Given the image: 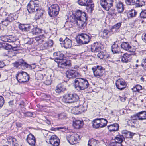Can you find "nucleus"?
<instances>
[{
  "mask_svg": "<svg viewBox=\"0 0 146 146\" xmlns=\"http://www.w3.org/2000/svg\"><path fill=\"white\" fill-rule=\"evenodd\" d=\"M115 84L117 88L120 90H122L126 87L127 84L125 81L122 79H119L116 81Z\"/></svg>",
  "mask_w": 146,
  "mask_h": 146,
  "instance_id": "nucleus-14",
  "label": "nucleus"
},
{
  "mask_svg": "<svg viewBox=\"0 0 146 146\" xmlns=\"http://www.w3.org/2000/svg\"><path fill=\"white\" fill-rule=\"evenodd\" d=\"M89 86L88 80L86 78H76L74 84V88L78 91L87 89Z\"/></svg>",
  "mask_w": 146,
  "mask_h": 146,
  "instance_id": "nucleus-4",
  "label": "nucleus"
},
{
  "mask_svg": "<svg viewBox=\"0 0 146 146\" xmlns=\"http://www.w3.org/2000/svg\"><path fill=\"white\" fill-rule=\"evenodd\" d=\"M131 117L132 118V119L133 120H136L137 119H138L139 120V115H138V113H137L136 115H133V116H131Z\"/></svg>",
  "mask_w": 146,
  "mask_h": 146,
  "instance_id": "nucleus-54",
  "label": "nucleus"
},
{
  "mask_svg": "<svg viewBox=\"0 0 146 146\" xmlns=\"http://www.w3.org/2000/svg\"><path fill=\"white\" fill-rule=\"evenodd\" d=\"M1 38V40L5 42H12L15 41V38L12 35L4 36Z\"/></svg>",
  "mask_w": 146,
  "mask_h": 146,
  "instance_id": "nucleus-21",
  "label": "nucleus"
},
{
  "mask_svg": "<svg viewBox=\"0 0 146 146\" xmlns=\"http://www.w3.org/2000/svg\"><path fill=\"white\" fill-rule=\"evenodd\" d=\"M6 12H3L2 14H0V16L2 17L1 22L4 25L7 26L14 20V18L11 15H8L7 17H5L7 15Z\"/></svg>",
  "mask_w": 146,
  "mask_h": 146,
  "instance_id": "nucleus-11",
  "label": "nucleus"
},
{
  "mask_svg": "<svg viewBox=\"0 0 146 146\" xmlns=\"http://www.w3.org/2000/svg\"><path fill=\"white\" fill-rule=\"evenodd\" d=\"M58 117L61 119H63L66 118V117L67 115L66 113H63L59 114L58 115Z\"/></svg>",
  "mask_w": 146,
  "mask_h": 146,
  "instance_id": "nucleus-49",
  "label": "nucleus"
},
{
  "mask_svg": "<svg viewBox=\"0 0 146 146\" xmlns=\"http://www.w3.org/2000/svg\"><path fill=\"white\" fill-rule=\"evenodd\" d=\"M91 49L92 52L94 53L99 52L101 50V46L98 43H94L91 45Z\"/></svg>",
  "mask_w": 146,
  "mask_h": 146,
  "instance_id": "nucleus-19",
  "label": "nucleus"
},
{
  "mask_svg": "<svg viewBox=\"0 0 146 146\" xmlns=\"http://www.w3.org/2000/svg\"><path fill=\"white\" fill-rule=\"evenodd\" d=\"M39 37L40 38V39L41 40V42L43 41L46 38L44 36V35H42L39 36Z\"/></svg>",
  "mask_w": 146,
  "mask_h": 146,
  "instance_id": "nucleus-58",
  "label": "nucleus"
},
{
  "mask_svg": "<svg viewBox=\"0 0 146 146\" xmlns=\"http://www.w3.org/2000/svg\"><path fill=\"white\" fill-rule=\"evenodd\" d=\"M80 106L81 108H83L84 106L80 104L79 106H78L72 108L71 110V113L74 115H76L80 114L82 111H83L84 110L82 109L80 110L79 108V106Z\"/></svg>",
  "mask_w": 146,
  "mask_h": 146,
  "instance_id": "nucleus-17",
  "label": "nucleus"
},
{
  "mask_svg": "<svg viewBox=\"0 0 146 146\" xmlns=\"http://www.w3.org/2000/svg\"><path fill=\"white\" fill-rule=\"evenodd\" d=\"M39 4L38 0H30L27 6V9L29 13L37 12L35 17L36 20L42 18L45 13L43 9L39 8Z\"/></svg>",
  "mask_w": 146,
  "mask_h": 146,
  "instance_id": "nucleus-2",
  "label": "nucleus"
},
{
  "mask_svg": "<svg viewBox=\"0 0 146 146\" xmlns=\"http://www.w3.org/2000/svg\"><path fill=\"white\" fill-rule=\"evenodd\" d=\"M16 78L19 82L21 83L28 81L29 77L26 72L21 71L18 72L16 76Z\"/></svg>",
  "mask_w": 146,
  "mask_h": 146,
  "instance_id": "nucleus-10",
  "label": "nucleus"
},
{
  "mask_svg": "<svg viewBox=\"0 0 146 146\" xmlns=\"http://www.w3.org/2000/svg\"><path fill=\"white\" fill-rule=\"evenodd\" d=\"M127 100V98L125 97V96H123L122 97H121L120 100Z\"/></svg>",
  "mask_w": 146,
  "mask_h": 146,
  "instance_id": "nucleus-63",
  "label": "nucleus"
},
{
  "mask_svg": "<svg viewBox=\"0 0 146 146\" xmlns=\"http://www.w3.org/2000/svg\"><path fill=\"white\" fill-rule=\"evenodd\" d=\"M92 123L93 127L94 128L97 129L100 127V122H99V119H95L93 121Z\"/></svg>",
  "mask_w": 146,
  "mask_h": 146,
  "instance_id": "nucleus-36",
  "label": "nucleus"
},
{
  "mask_svg": "<svg viewBox=\"0 0 146 146\" xmlns=\"http://www.w3.org/2000/svg\"><path fill=\"white\" fill-rule=\"evenodd\" d=\"M56 88L55 91L56 92L58 93L62 92L66 90V88L61 84H58Z\"/></svg>",
  "mask_w": 146,
  "mask_h": 146,
  "instance_id": "nucleus-28",
  "label": "nucleus"
},
{
  "mask_svg": "<svg viewBox=\"0 0 146 146\" xmlns=\"http://www.w3.org/2000/svg\"><path fill=\"white\" fill-rule=\"evenodd\" d=\"M42 30L37 27H33L31 32L33 35H36L41 33Z\"/></svg>",
  "mask_w": 146,
  "mask_h": 146,
  "instance_id": "nucleus-30",
  "label": "nucleus"
},
{
  "mask_svg": "<svg viewBox=\"0 0 146 146\" xmlns=\"http://www.w3.org/2000/svg\"><path fill=\"white\" fill-rule=\"evenodd\" d=\"M26 26H27L26 25L20 24L19 25V28L22 31L25 32Z\"/></svg>",
  "mask_w": 146,
  "mask_h": 146,
  "instance_id": "nucleus-47",
  "label": "nucleus"
},
{
  "mask_svg": "<svg viewBox=\"0 0 146 146\" xmlns=\"http://www.w3.org/2000/svg\"><path fill=\"white\" fill-rule=\"evenodd\" d=\"M79 98L78 95L76 94H72V100H78Z\"/></svg>",
  "mask_w": 146,
  "mask_h": 146,
  "instance_id": "nucleus-50",
  "label": "nucleus"
},
{
  "mask_svg": "<svg viewBox=\"0 0 146 146\" xmlns=\"http://www.w3.org/2000/svg\"><path fill=\"white\" fill-rule=\"evenodd\" d=\"M140 17L141 18H146V10L142 11L140 13Z\"/></svg>",
  "mask_w": 146,
  "mask_h": 146,
  "instance_id": "nucleus-45",
  "label": "nucleus"
},
{
  "mask_svg": "<svg viewBox=\"0 0 146 146\" xmlns=\"http://www.w3.org/2000/svg\"><path fill=\"white\" fill-rule=\"evenodd\" d=\"M49 142L53 146H58L60 143V140L56 135H53L49 139Z\"/></svg>",
  "mask_w": 146,
  "mask_h": 146,
  "instance_id": "nucleus-16",
  "label": "nucleus"
},
{
  "mask_svg": "<svg viewBox=\"0 0 146 146\" xmlns=\"http://www.w3.org/2000/svg\"><path fill=\"white\" fill-rule=\"evenodd\" d=\"M60 44L62 46H63L66 49L71 48L72 44L71 40L67 37L63 41H62V43H61Z\"/></svg>",
  "mask_w": 146,
  "mask_h": 146,
  "instance_id": "nucleus-20",
  "label": "nucleus"
},
{
  "mask_svg": "<svg viewBox=\"0 0 146 146\" xmlns=\"http://www.w3.org/2000/svg\"><path fill=\"white\" fill-rule=\"evenodd\" d=\"M12 49L13 51H17L19 50V48L17 46L12 47Z\"/></svg>",
  "mask_w": 146,
  "mask_h": 146,
  "instance_id": "nucleus-61",
  "label": "nucleus"
},
{
  "mask_svg": "<svg viewBox=\"0 0 146 146\" xmlns=\"http://www.w3.org/2000/svg\"><path fill=\"white\" fill-rule=\"evenodd\" d=\"M60 8L57 4H53L48 7V13L49 16L51 17H55L58 14Z\"/></svg>",
  "mask_w": 146,
  "mask_h": 146,
  "instance_id": "nucleus-8",
  "label": "nucleus"
},
{
  "mask_svg": "<svg viewBox=\"0 0 146 146\" xmlns=\"http://www.w3.org/2000/svg\"><path fill=\"white\" fill-rule=\"evenodd\" d=\"M26 62L24 61L23 60L21 59L19 60L18 61L16 62L14 64V66L17 68H20V67L22 66L26 67Z\"/></svg>",
  "mask_w": 146,
  "mask_h": 146,
  "instance_id": "nucleus-25",
  "label": "nucleus"
},
{
  "mask_svg": "<svg viewBox=\"0 0 146 146\" xmlns=\"http://www.w3.org/2000/svg\"><path fill=\"white\" fill-rule=\"evenodd\" d=\"M99 122L100 127L101 128L103 127L106 125L107 123V121L106 119L103 118L99 119Z\"/></svg>",
  "mask_w": 146,
  "mask_h": 146,
  "instance_id": "nucleus-40",
  "label": "nucleus"
},
{
  "mask_svg": "<svg viewBox=\"0 0 146 146\" xmlns=\"http://www.w3.org/2000/svg\"><path fill=\"white\" fill-rule=\"evenodd\" d=\"M45 98H46L45 100H50V96L49 95H45Z\"/></svg>",
  "mask_w": 146,
  "mask_h": 146,
  "instance_id": "nucleus-62",
  "label": "nucleus"
},
{
  "mask_svg": "<svg viewBox=\"0 0 146 146\" xmlns=\"http://www.w3.org/2000/svg\"><path fill=\"white\" fill-rule=\"evenodd\" d=\"M53 41L52 40H49L44 43L43 45L44 49H47L48 47H52L53 45Z\"/></svg>",
  "mask_w": 146,
  "mask_h": 146,
  "instance_id": "nucleus-32",
  "label": "nucleus"
},
{
  "mask_svg": "<svg viewBox=\"0 0 146 146\" xmlns=\"http://www.w3.org/2000/svg\"><path fill=\"white\" fill-rule=\"evenodd\" d=\"M86 14L82 10H77L71 19L70 22L71 25L78 26L82 29H84L86 25V21L87 19Z\"/></svg>",
  "mask_w": 146,
  "mask_h": 146,
  "instance_id": "nucleus-1",
  "label": "nucleus"
},
{
  "mask_svg": "<svg viewBox=\"0 0 146 146\" xmlns=\"http://www.w3.org/2000/svg\"><path fill=\"white\" fill-rule=\"evenodd\" d=\"M125 3L127 5H133L135 4L137 7H141L145 5L144 0H124Z\"/></svg>",
  "mask_w": 146,
  "mask_h": 146,
  "instance_id": "nucleus-12",
  "label": "nucleus"
},
{
  "mask_svg": "<svg viewBox=\"0 0 146 146\" xmlns=\"http://www.w3.org/2000/svg\"><path fill=\"white\" fill-rule=\"evenodd\" d=\"M78 4L81 6H86V9L90 13H92L94 10V4L92 0H78Z\"/></svg>",
  "mask_w": 146,
  "mask_h": 146,
  "instance_id": "nucleus-7",
  "label": "nucleus"
},
{
  "mask_svg": "<svg viewBox=\"0 0 146 146\" xmlns=\"http://www.w3.org/2000/svg\"><path fill=\"white\" fill-rule=\"evenodd\" d=\"M137 12L135 9H132L129 11L127 14V16L129 18H133L136 16L137 14Z\"/></svg>",
  "mask_w": 146,
  "mask_h": 146,
  "instance_id": "nucleus-31",
  "label": "nucleus"
},
{
  "mask_svg": "<svg viewBox=\"0 0 146 146\" xmlns=\"http://www.w3.org/2000/svg\"><path fill=\"white\" fill-rule=\"evenodd\" d=\"M36 77L37 80H42L43 78V76L42 74L39 72L36 74Z\"/></svg>",
  "mask_w": 146,
  "mask_h": 146,
  "instance_id": "nucleus-43",
  "label": "nucleus"
},
{
  "mask_svg": "<svg viewBox=\"0 0 146 146\" xmlns=\"http://www.w3.org/2000/svg\"><path fill=\"white\" fill-rule=\"evenodd\" d=\"M131 58V55L127 53H122L121 55L120 58L123 62L127 63L130 62Z\"/></svg>",
  "mask_w": 146,
  "mask_h": 146,
  "instance_id": "nucleus-22",
  "label": "nucleus"
},
{
  "mask_svg": "<svg viewBox=\"0 0 146 146\" xmlns=\"http://www.w3.org/2000/svg\"><path fill=\"white\" fill-rule=\"evenodd\" d=\"M111 50L114 53H118L119 50V48L117 44L115 42L111 47Z\"/></svg>",
  "mask_w": 146,
  "mask_h": 146,
  "instance_id": "nucleus-34",
  "label": "nucleus"
},
{
  "mask_svg": "<svg viewBox=\"0 0 146 146\" xmlns=\"http://www.w3.org/2000/svg\"><path fill=\"white\" fill-rule=\"evenodd\" d=\"M25 116L26 117H31L32 116V113L30 112H27L24 113Z\"/></svg>",
  "mask_w": 146,
  "mask_h": 146,
  "instance_id": "nucleus-59",
  "label": "nucleus"
},
{
  "mask_svg": "<svg viewBox=\"0 0 146 146\" xmlns=\"http://www.w3.org/2000/svg\"><path fill=\"white\" fill-rule=\"evenodd\" d=\"M92 70L94 77L98 78H101L105 75L104 69L101 66H97L95 68H92Z\"/></svg>",
  "mask_w": 146,
  "mask_h": 146,
  "instance_id": "nucleus-5",
  "label": "nucleus"
},
{
  "mask_svg": "<svg viewBox=\"0 0 146 146\" xmlns=\"http://www.w3.org/2000/svg\"><path fill=\"white\" fill-rule=\"evenodd\" d=\"M119 125L117 123H115L108 126V128L110 131H117L119 129Z\"/></svg>",
  "mask_w": 146,
  "mask_h": 146,
  "instance_id": "nucleus-27",
  "label": "nucleus"
},
{
  "mask_svg": "<svg viewBox=\"0 0 146 146\" xmlns=\"http://www.w3.org/2000/svg\"><path fill=\"white\" fill-rule=\"evenodd\" d=\"M100 2L101 6L108 11L113 6L114 1L113 0H100Z\"/></svg>",
  "mask_w": 146,
  "mask_h": 146,
  "instance_id": "nucleus-13",
  "label": "nucleus"
},
{
  "mask_svg": "<svg viewBox=\"0 0 146 146\" xmlns=\"http://www.w3.org/2000/svg\"><path fill=\"white\" fill-rule=\"evenodd\" d=\"M139 120L146 119V111H143L138 113Z\"/></svg>",
  "mask_w": 146,
  "mask_h": 146,
  "instance_id": "nucleus-37",
  "label": "nucleus"
},
{
  "mask_svg": "<svg viewBox=\"0 0 146 146\" xmlns=\"http://www.w3.org/2000/svg\"><path fill=\"white\" fill-rule=\"evenodd\" d=\"M137 90H138V92H139L140 90L142 88V86L139 85H137L135 86Z\"/></svg>",
  "mask_w": 146,
  "mask_h": 146,
  "instance_id": "nucleus-60",
  "label": "nucleus"
},
{
  "mask_svg": "<svg viewBox=\"0 0 146 146\" xmlns=\"http://www.w3.org/2000/svg\"><path fill=\"white\" fill-rule=\"evenodd\" d=\"M143 64H141L142 66L143 69L146 70V59H144L143 60Z\"/></svg>",
  "mask_w": 146,
  "mask_h": 146,
  "instance_id": "nucleus-52",
  "label": "nucleus"
},
{
  "mask_svg": "<svg viewBox=\"0 0 146 146\" xmlns=\"http://www.w3.org/2000/svg\"><path fill=\"white\" fill-rule=\"evenodd\" d=\"M11 139V141L12 142V144L13 145L15 144L18 143V141H17V139L15 138L11 137L10 139Z\"/></svg>",
  "mask_w": 146,
  "mask_h": 146,
  "instance_id": "nucleus-55",
  "label": "nucleus"
},
{
  "mask_svg": "<svg viewBox=\"0 0 146 146\" xmlns=\"http://www.w3.org/2000/svg\"><path fill=\"white\" fill-rule=\"evenodd\" d=\"M43 120L48 125L51 124L50 121L48 119L47 117H44L43 118Z\"/></svg>",
  "mask_w": 146,
  "mask_h": 146,
  "instance_id": "nucleus-53",
  "label": "nucleus"
},
{
  "mask_svg": "<svg viewBox=\"0 0 146 146\" xmlns=\"http://www.w3.org/2000/svg\"><path fill=\"white\" fill-rule=\"evenodd\" d=\"M66 77L69 78H74L80 75V74L74 70H70L66 73Z\"/></svg>",
  "mask_w": 146,
  "mask_h": 146,
  "instance_id": "nucleus-15",
  "label": "nucleus"
},
{
  "mask_svg": "<svg viewBox=\"0 0 146 146\" xmlns=\"http://www.w3.org/2000/svg\"><path fill=\"white\" fill-rule=\"evenodd\" d=\"M122 144H118V143H111L110 145V146H122Z\"/></svg>",
  "mask_w": 146,
  "mask_h": 146,
  "instance_id": "nucleus-57",
  "label": "nucleus"
},
{
  "mask_svg": "<svg viewBox=\"0 0 146 146\" xmlns=\"http://www.w3.org/2000/svg\"><path fill=\"white\" fill-rule=\"evenodd\" d=\"M26 140L29 144L32 146L35 145L36 142L34 136L31 133L28 135Z\"/></svg>",
  "mask_w": 146,
  "mask_h": 146,
  "instance_id": "nucleus-18",
  "label": "nucleus"
},
{
  "mask_svg": "<svg viewBox=\"0 0 146 146\" xmlns=\"http://www.w3.org/2000/svg\"><path fill=\"white\" fill-rule=\"evenodd\" d=\"M53 58L54 59L55 61L58 63V66L59 68L65 69L70 66L71 63L70 61L62 58L64 55L61 52L59 51L55 52L53 53Z\"/></svg>",
  "mask_w": 146,
  "mask_h": 146,
  "instance_id": "nucleus-3",
  "label": "nucleus"
},
{
  "mask_svg": "<svg viewBox=\"0 0 146 146\" xmlns=\"http://www.w3.org/2000/svg\"><path fill=\"white\" fill-rule=\"evenodd\" d=\"M124 5L123 3L120 1L116 3L115 7L118 13H121L123 12L124 9Z\"/></svg>",
  "mask_w": 146,
  "mask_h": 146,
  "instance_id": "nucleus-23",
  "label": "nucleus"
},
{
  "mask_svg": "<svg viewBox=\"0 0 146 146\" xmlns=\"http://www.w3.org/2000/svg\"><path fill=\"white\" fill-rule=\"evenodd\" d=\"M109 32V30L107 29H105L104 30L102 31V38H106L108 34V33Z\"/></svg>",
  "mask_w": 146,
  "mask_h": 146,
  "instance_id": "nucleus-42",
  "label": "nucleus"
},
{
  "mask_svg": "<svg viewBox=\"0 0 146 146\" xmlns=\"http://www.w3.org/2000/svg\"><path fill=\"white\" fill-rule=\"evenodd\" d=\"M97 54V56L102 59H106L108 58V56L105 52H100Z\"/></svg>",
  "mask_w": 146,
  "mask_h": 146,
  "instance_id": "nucleus-38",
  "label": "nucleus"
},
{
  "mask_svg": "<svg viewBox=\"0 0 146 146\" xmlns=\"http://www.w3.org/2000/svg\"><path fill=\"white\" fill-rule=\"evenodd\" d=\"M124 139L123 136L121 135H117L115 138L116 143L118 144H122L121 143Z\"/></svg>",
  "mask_w": 146,
  "mask_h": 146,
  "instance_id": "nucleus-29",
  "label": "nucleus"
},
{
  "mask_svg": "<svg viewBox=\"0 0 146 146\" xmlns=\"http://www.w3.org/2000/svg\"><path fill=\"white\" fill-rule=\"evenodd\" d=\"M122 133L125 134L126 137L127 138H132L133 137L135 134V133L131 132L128 131L126 130L123 131Z\"/></svg>",
  "mask_w": 146,
  "mask_h": 146,
  "instance_id": "nucleus-33",
  "label": "nucleus"
},
{
  "mask_svg": "<svg viewBox=\"0 0 146 146\" xmlns=\"http://www.w3.org/2000/svg\"><path fill=\"white\" fill-rule=\"evenodd\" d=\"M98 141L94 139H92L89 140L88 145V146H98Z\"/></svg>",
  "mask_w": 146,
  "mask_h": 146,
  "instance_id": "nucleus-35",
  "label": "nucleus"
},
{
  "mask_svg": "<svg viewBox=\"0 0 146 146\" xmlns=\"http://www.w3.org/2000/svg\"><path fill=\"white\" fill-rule=\"evenodd\" d=\"M26 67L31 70L34 69L36 67V65L35 64H33L31 65H29L27 63L26 64Z\"/></svg>",
  "mask_w": 146,
  "mask_h": 146,
  "instance_id": "nucleus-46",
  "label": "nucleus"
},
{
  "mask_svg": "<svg viewBox=\"0 0 146 146\" xmlns=\"http://www.w3.org/2000/svg\"><path fill=\"white\" fill-rule=\"evenodd\" d=\"M63 127H59L57 128H55L54 127H52L51 128V130L52 131H56L57 130H59L60 129H63Z\"/></svg>",
  "mask_w": 146,
  "mask_h": 146,
  "instance_id": "nucleus-56",
  "label": "nucleus"
},
{
  "mask_svg": "<svg viewBox=\"0 0 146 146\" xmlns=\"http://www.w3.org/2000/svg\"><path fill=\"white\" fill-rule=\"evenodd\" d=\"M121 46L122 48L126 51H129L130 52H134L135 51V50H132V47L129 45L128 42H123L121 44Z\"/></svg>",
  "mask_w": 146,
  "mask_h": 146,
  "instance_id": "nucleus-24",
  "label": "nucleus"
},
{
  "mask_svg": "<svg viewBox=\"0 0 146 146\" xmlns=\"http://www.w3.org/2000/svg\"><path fill=\"white\" fill-rule=\"evenodd\" d=\"M79 137V135L78 134L72 132L68 133L66 135V139L72 145L76 144Z\"/></svg>",
  "mask_w": 146,
  "mask_h": 146,
  "instance_id": "nucleus-9",
  "label": "nucleus"
},
{
  "mask_svg": "<svg viewBox=\"0 0 146 146\" xmlns=\"http://www.w3.org/2000/svg\"><path fill=\"white\" fill-rule=\"evenodd\" d=\"M142 40L146 43V33L144 35L143 37H142Z\"/></svg>",
  "mask_w": 146,
  "mask_h": 146,
  "instance_id": "nucleus-64",
  "label": "nucleus"
},
{
  "mask_svg": "<svg viewBox=\"0 0 146 146\" xmlns=\"http://www.w3.org/2000/svg\"><path fill=\"white\" fill-rule=\"evenodd\" d=\"M4 47L5 49L8 50L11 49L12 48V46L10 44L6 43Z\"/></svg>",
  "mask_w": 146,
  "mask_h": 146,
  "instance_id": "nucleus-51",
  "label": "nucleus"
},
{
  "mask_svg": "<svg viewBox=\"0 0 146 146\" xmlns=\"http://www.w3.org/2000/svg\"><path fill=\"white\" fill-rule=\"evenodd\" d=\"M72 94H68L63 96V98L64 100H72Z\"/></svg>",
  "mask_w": 146,
  "mask_h": 146,
  "instance_id": "nucleus-44",
  "label": "nucleus"
},
{
  "mask_svg": "<svg viewBox=\"0 0 146 146\" xmlns=\"http://www.w3.org/2000/svg\"><path fill=\"white\" fill-rule=\"evenodd\" d=\"M26 26H27L25 27V32L29 31L30 30H31V31H32V29L33 28V26L28 25H26Z\"/></svg>",
  "mask_w": 146,
  "mask_h": 146,
  "instance_id": "nucleus-48",
  "label": "nucleus"
},
{
  "mask_svg": "<svg viewBox=\"0 0 146 146\" xmlns=\"http://www.w3.org/2000/svg\"><path fill=\"white\" fill-rule=\"evenodd\" d=\"M118 13V12L116 11L115 9L114 8L111 9L110 11L108 12L109 15L111 16H113L114 15H116Z\"/></svg>",
  "mask_w": 146,
  "mask_h": 146,
  "instance_id": "nucleus-41",
  "label": "nucleus"
},
{
  "mask_svg": "<svg viewBox=\"0 0 146 146\" xmlns=\"http://www.w3.org/2000/svg\"><path fill=\"white\" fill-rule=\"evenodd\" d=\"M79 38L76 40L78 43L80 44H84L88 43L90 41L91 36L86 33H81L79 34Z\"/></svg>",
  "mask_w": 146,
  "mask_h": 146,
  "instance_id": "nucleus-6",
  "label": "nucleus"
},
{
  "mask_svg": "<svg viewBox=\"0 0 146 146\" xmlns=\"http://www.w3.org/2000/svg\"><path fill=\"white\" fill-rule=\"evenodd\" d=\"M73 126L75 128L79 129L83 125V122L80 120H76L73 121Z\"/></svg>",
  "mask_w": 146,
  "mask_h": 146,
  "instance_id": "nucleus-26",
  "label": "nucleus"
},
{
  "mask_svg": "<svg viewBox=\"0 0 146 146\" xmlns=\"http://www.w3.org/2000/svg\"><path fill=\"white\" fill-rule=\"evenodd\" d=\"M121 22H119L112 26L110 29V31L113 32V30H115V31H116L119 28L121 25Z\"/></svg>",
  "mask_w": 146,
  "mask_h": 146,
  "instance_id": "nucleus-39",
  "label": "nucleus"
}]
</instances>
